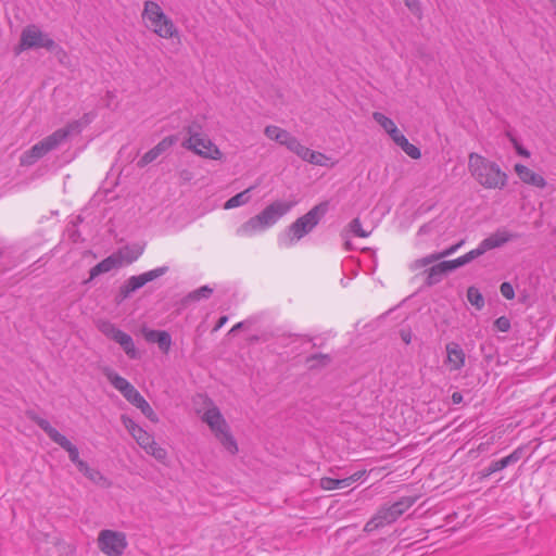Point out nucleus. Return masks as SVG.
<instances>
[{"instance_id": "obj_1", "label": "nucleus", "mask_w": 556, "mask_h": 556, "mask_svg": "<svg viewBox=\"0 0 556 556\" xmlns=\"http://www.w3.org/2000/svg\"><path fill=\"white\" fill-rule=\"evenodd\" d=\"M80 131V121L70 122L64 127L56 129L51 135L45 137L40 141L35 143L30 149L23 152L20 156V165H34L37 161L46 156L48 153L56 150L60 146L65 143L71 135L79 134Z\"/></svg>"}, {"instance_id": "obj_2", "label": "nucleus", "mask_w": 556, "mask_h": 556, "mask_svg": "<svg viewBox=\"0 0 556 556\" xmlns=\"http://www.w3.org/2000/svg\"><path fill=\"white\" fill-rule=\"evenodd\" d=\"M468 170L485 189H503L507 185L508 177L500 165L476 152L468 155Z\"/></svg>"}, {"instance_id": "obj_3", "label": "nucleus", "mask_w": 556, "mask_h": 556, "mask_svg": "<svg viewBox=\"0 0 556 556\" xmlns=\"http://www.w3.org/2000/svg\"><path fill=\"white\" fill-rule=\"evenodd\" d=\"M329 210V202L323 201L313 206L306 214L296 218L287 229L280 243L290 247L308 235L319 224Z\"/></svg>"}, {"instance_id": "obj_4", "label": "nucleus", "mask_w": 556, "mask_h": 556, "mask_svg": "<svg viewBox=\"0 0 556 556\" xmlns=\"http://www.w3.org/2000/svg\"><path fill=\"white\" fill-rule=\"evenodd\" d=\"M292 207L291 203L275 201L267 205L261 213L243 223L237 230L239 236H253L274 226Z\"/></svg>"}, {"instance_id": "obj_5", "label": "nucleus", "mask_w": 556, "mask_h": 556, "mask_svg": "<svg viewBox=\"0 0 556 556\" xmlns=\"http://www.w3.org/2000/svg\"><path fill=\"white\" fill-rule=\"evenodd\" d=\"M415 502L416 497L414 496H403L390 505H383L366 522L364 530L366 532H372L384 526L395 522L406 510H408L415 504Z\"/></svg>"}, {"instance_id": "obj_6", "label": "nucleus", "mask_w": 556, "mask_h": 556, "mask_svg": "<svg viewBox=\"0 0 556 556\" xmlns=\"http://www.w3.org/2000/svg\"><path fill=\"white\" fill-rule=\"evenodd\" d=\"M142 18L147 26L161 38L170 39L178 36V29L173 21L165 15L162 8L154 1H146Z\"/></svg>"}, {"instance_id": "obj_7", "label": "nucleus", "mask_w": 556, "mask_h": 556, "mask_svg": "<svg viewBox=\"0 0 556 556\" xmlns=\"http://www.w3.org/2000/svg\"><path fill=\"white\" fill-rule=\"evenodd\" d=\"M202 420L207 424L215 438L226 451L232 455L238 452L237 441L231 434L229 425L217 406L207 408L202 416Z\"/></svg>"}, {"instance_id": "obj_8", "label": "nucleus", "mask_w": 556, "mask_h": 556, "mask_svg": "<svg viewBox=\"0 0 556 556\" xmlns=\"http://www.w3.org/2000/svg\"><path fill=\"white\" fill-rule=\"evenodd\" d=\"M202 420L207 424L215 438L226 451L232 455L238 452L237 441L231 434L229 425L217 406L207 408L202 416Z\"/></svg>"}, {"instance_id": "obj_9", "label": "nucleus", "mask_w": 556, "mask_h": 556, "mask_svg": "<svg viewBox=\"0 0 556 556\" xmlns=\"http://www.w3.org/2000/svg\"><path fill=\"white\" fill-rule=\"evenodd\" d=\"M40 48L53 52L59 46L47 33H43L38 25L29 24L22 29L20 42L15 46L14 53L18 55L23 51Z\"/></svg>"}, {"instance_id": "obj_10", "label": "nucleus", "mask_w": 556, "mask_h": 556, "mask_svg": "<svg viewBox=\"0 0 556 556\" xmlns=\"http://www.w3.org/2000/svg\"><path fill=\"white\" fill-rule=\"evenodd\" d=\"M33 420L52 442L56 443L68 453L71 462L77 467V469L80 468V464L86 463L79 458V451L77 446L74 445L65 435L60 433L55 428H53L47 419L34 416Z\"/></svg>"}, {"instance_id": "obj_11", "label": "nucleus", "mask_w": 556, "mask_h": 556, "mask_svg": "<svg viewBox=\"0 0 556 556\" xmlns=\"http://www.w3.org/2000/svg\"><path fill=\"white\" fill-rule=\"evenodd\" d=\"M98 329L109 339L118 343L125 354L130 359L140 358V353L135 346V342L128 333L118 329L113 323L109 320H102L98 325Z\"/></svg>"}, {"instance_id": "obj_12", "label": "nucleus", "mask_w": 556, "mask_h": 556, "mask_svg": "<svg viewBox=\"0 0 556 556\" xmlns=\"http://www.w3.org/2000/svg\"><path fill=\"white\" fill-rule=\"evenodd\" d=\"M168 266H161L137 276L129 277L123 286H121L117 301L118 303L128 299L131 293L136 292L148 282L153 281L168 271Z\"/></svg>"}, {"instance_id": "obj_13", "label": "nucleus", "mask_w": 556, "mask_h": 556, "mask_svg": "<svg viewBox=\"0 0 556 556\" xmlns=\"http://www.w3.org/2000/svg\"><path fill=\"white\" fill-rule=\"evenodd\" d=\"M98 546L106 556H122L128 542L124 532L105 529L99 533Z\"/></svg>"}, {"instance_id": "obj_14", "label": "nucleus", "mask_w": 556, "mask_h": 556, "mask_svg": "<svg viewBox=\"0 0 556 556\" xmlns=\"http://www.w3.org/2000/svg\"><path fill=\"white\" fill-rule=\"evenodd\" d=\"M182 147L206 159L219 160L222 157L220 150L205 135L194 139H185Z\"/></svg>"}, {"instance_id": "obj_15", "label": "nucleus", "mask_w": 556, "mask_h": 556, "mask_svg": "<svg viewBox=\"0 0 556 556\" xmlns=\"http://www.w3.org/2000/svg\"><path fill=\"white\" fill-rule=\"evenodd\" d=\"M523 452H525V447L518 446L509 455H507L498 460L492 462L488 467H485L481 471V476L483 478L489 477L497 471H501V470L507 468L508 466H511V465L518 463L522 458Z\"/></svg>"}, {"instance_id": "obj_16", "label": "nucleus", "mask_w": 556, "mask_h": 556, "mask_svg": "<svg viewBox=\"0 0 556 556\" xmlns=\"http://www.w3.org/2000/svg\"><path fill=\"white\" fill-rule=\"evenodd\" d=\"M446 359L445 365L450 371H459L466 364V354L456 342H450L445 345Z\"/></svg>"}, {"instance_id": "obj_17", "label": "nucleus", "mask_w": 556, "mask_h": 556, "mask_svg": "<svg viewBox=\"0 0 556 556\" xmlns=\"http://www.w3.org/2000/svg\"><path fill=\"white\" fill-rule=\"evenodd\" d=\"M122 422L141 448L146 450L154 440L152 434L137 425L130 417L122 415Z\"/></svg>"}, {"instance_id": "obj_18", "label": "nucleus", "mask_w": 556, "mask_h": 556, "mask_svg": "<svg viewBox=\"0 0 556 556\" xmlns=\"http://www.w3.org/2000/svg\"><path fill=\"white\" fill-rule=\"evenodd\" d=\"M177 139L175 136H167L163 138L155 147L146 152L142 157L138 161L139 167H144L146 165L155 161L162 153L168 150L172 146L176 143Z\"/></svg>"}, {"instance_id": "obj_19", "label": "nucleus", "mask_w": 556, "mask_h": 556, "mask_svg": "<svg viewBox=\"0 0 556 556\" xmlns=\"http://www.w3.org/2000/svg\"><path fill=\"white\" fill-rule=\"evenodd\" d=\"M519 238L518 233H513L505 228H498L495 232L481 241L483 249L488 252L489 250L500 248L510 240Z\"/></svg>"}, {"instance_id": "obj_20", "label": "nucleus", "mask_w": 556, "mask_h": 556, "mask_svg": "<svg viewBox=\"0 0 556 556\" xmlns=\"http://www.w3.org/2000/svg\"><path fill=\"white\" fill-rule=\"evenodd\" d=\"M144 339L148 342L156 343L159 349L167 354L172 346V337L165 330L143 329Z\"/></svg>"}, {"instance_id": "obj_21", "label": "nucleus", "mask_w": 556, "mask_h": 556, "mask_svg": "<svg viewBox=\"0 0 556 556\" xmlns=\"http://www.w3.org/2000/svg\"><path fill=\"white\" fill-rule=\"evenodd\" d=\"M515 172L522 182L538 188H544L546 180L540 174L534 173L532 169L522 164L515 165Z\"/></svg>"}, {"instance_id": "obj_22", "label": "nucleus", "mask_w": 556, "mask_h": 556, "mask_svg": "<svg viewBox=\"0 0 556 556\" xmlns=\"http://www.w3.org/2000/svg\"><path fill=\"white\" fill-rule=\"evenodd\" d=\"M103 374L108 378V380L111 382V384L116 390H118L125 399L127 396H129V394H131L132 391L136 389L130 382H128V380H126L124 377L119 376L117 372H115L111 368H104Z\"/></svg>"}, {"instance_id": "obj_23", "label": "nucleus", "mask_w": 556, "mask_h": 556, "mask_svg": "<svg viewBox=\"0 0 556 556\" xmlns=\"http://www.w3.org/2000/svg\"><path fill=\"white\" fill-rule=\"evenodd\" d=\"M121 266L122 262L116 255L108 256L90 269L89 279H87L85 283H88L101 274L109 273L112 269L118 268Z\"/></svg>"}, {"instance_id": "obj_24", "label": "nucleus", "mask_w": 556, "mask_h": 556, "mask_svg": "<svg viewBox=\"0 0 556 556\" xmlns=\"http://www.w3.org/2000/svg\"><path fill=\"white\" fill-rule=\"evenodd\" d=\"M126 400L136 406L141 413L151 421L157 422V415L152 409L151 405L146 401V399L138 392L137 389L132 391Z\"/></svg>"}, {"instance_id": "obj_25", "label": "nucleus", "mask_w": 556, "mask_h": 556, "mask_svg": "<svg viewBox=\"0 0 556 556\" xmlns=\"http://www.w3.org/2000/svg\"><path fill=\"white\" fill-rule=\"evenodd\" d=\"M447 273L448 271L443 262L434 264L426 270V285L431 287L439 283Z\"/></svg>"}, {"instance_id": "obj_26", "label": "nucleus", "mask_w": 556, "mask_h": 556, "mask_svg": "<svg viewBox=\"0 0 556 556\" xmlns=\"http://www.w3.org/2000/svg\"><path fill=\"white\" fill-rule=\"evenodd\" d=\"M78 470L93 483L101 486L109 485L108 479L98 469L89 467L87 463L80 464Z\"/></svg>"}, {"instance_id": "obj_27", "label": "nucleus", "mask_w": 556, "mask_h": 556, "mask_svg": "<svg viewBox=\"0 0 556 556\" xmlns=\"http://www.w3.org/2000/svg\"><path fill=\"white\" fill-rule=\"evenodd\" d=\"M372 118L389 134L392 139L400 132L395 123L384 114L374 112Z\"/></svg>"}, {"instance_id": "obj_28", "label": "nucleus", "mask_w": 556, "mask_h": 556, "mask_svg": "<svg viewBox=\"0 0 556 556\" xmlns=\"http://www.w3.org/2000/svg\"><path fill=\"white\" fill-rule=\"evenodd\" d=\"M252 189H253V187H250V188L245 189L244 191L239 192L236 195L228 199L224 204V208L231 210V208H235V207H238V206H241V205L248 203L250 201L249 193Z\"/></svg>"}, {"instance_id": "obj_29", "label": "nucleus", "mask_w": 556, "mask_h": 556, "mask_svg": "<svg viewBox=\"0 0 556 556\" xmlns=\"http://www.w3.org/2000/svg\"><path fill=\"white\" fill-rule=\"evenodd\" d=\"M320 486L324 490H337V489H345L349 488V480L346 478L334 479L330 477H324L320 479Z\"/></svg>"}, {"instance_id": "obj_30", "label": "nucleus", "mask_w": 556, "mask_h": 556, "mask_svg": "<svg viewBox=\"0 0 556 556\" xmlns=\"http://www.w3.org/2000/svg\"><path fill=\"white\" fill-rule=\"evenodd\" d=\"M467 300L478 311L484 307V298L478 288L471 286L467 289Z\"/></svg>"}, {"instance_id": "obj_31", "label": "nucleus", "mask_w": 556, "mask_h": 556, "mask_svg": "<svg viewBox=\"0 0 556 556\" xmlns=\"http://www.w3.org/2000/svg\"><path fill=\"white\" fill-rule=\"evenodd\" d=\"M330 362L331 358L328 354L318 353L306 357V364L311 369L327 366Z\"/></svg>"}, {"instance_id": "obj_32", "label": "nucleus", "mask_w": 556, "mask_h": 556, "mask_svg": "<svg viewBox=\"0 0 556 556\" xmlns=\"http://www.w3.org/2000/svg\"><path fill=\"white\" fill-rule=\"evenodd\" d=\"M141 253H142L141 249L125 248V249L121 250L116 256L121 260L122 264L123 263L131 264L141 255Z\"/></svg>"}, {"instance_id": "obj_33", "label": "nucleus", "mask_w": 556, "mask_h": 556, "mask_svg": "<svg viewBox=\"0 0 556 556\" xmlns=\"http://www.w3.org/2000/svg\"><path fill=\"white\" fill-rule=\"evenodd\" d=\"M144 451L147 454L153 456L159 462H164L167 458L166 450L159 445L155 440H153Z\"/></svg>"}, {"instance_id": "obj_34", "label": "nucleus", "mask_w": 556, "mask_h": 556, "mask_svg": "<svg viewBox=\"0 0 556 556\" xmlns=\"http://www.w3.org/2000/svg\"><path fill=\"white\" fill-rule=\"evenodd\" d=\"M213 293V289L210 288L208 286H202L200 288H198L197 290L190 292L188 295H187V300H190V301H199L201 299H208Z\"/></svg>"}, {"instance_id": "obj_35", "label": "nucleus", "mask_w": 556, "mask_h": 556, "mask_svg": "<svg viewBox=\"0 0 556 556\" xmlns=\"http://www.w3.org/2000/svg\"><path fill=\"white\" fill-rule=\"evenodd\" d=\"M441 260V257L439 256V253H432V254H429L425 257H421V258H418L416 260L413 264H412V268L413 269H419V268H422V267H426L430 264H433L434 262Z\"/></svg>"}, {"instance_id": "obj_36", "label": "nucleus", "mask_w": 556, "mask_h": 556, "mask_svg": "<svg viewBox=\"0 0 556 556\" xmlns=\"http://www.w3.org/2000/svg\"><path fill=\"white\" fill-rule=\"evenodd\" d=\"M349 229L354 236L359 238H367L370 235L369 231L363 229L361 219L358 217L350 222Z\"/></svg>"}, {"instance_id": "obj_37", "label": "nucleus", "mask_w": 556, "mask_h": 556, "mask_svg": "<svg viewBox=\"0 0 556 556\" xmlns=\"http://www.w3.org/2000/svg\"><path fill=\"white\" fill-rule=\"evenodd\" d=\"M186 131L188 134L187 139H194V138H199V137L203 136L202 126L197 122H192L191 124H189L186 127Z\"/></svg>"}, {"instance_id": "obj_38", "label": "nucleus", "mask_w": 556, "mask_h": 556, "mask_svg": "<svg viewBox=\"0 0 556 556\" xmlns=\"http://www.w3.org/2000/svg\"><path fill=\"white\" fill-rule=\"evenodd\" d=\"M327 156L320 152H317V151H313L311 150L309 154H308V159H307V162L311 163V164H314V165H325L326 164V161H327Z\"/></svg>"}, {"instance_id": "obj_39", "label": "nucleus", "mask_w": 556, "mask_h": 556, "mask_svg": "<svg viewBox=\"0 0 556 556\" xmlns=\"http://www.w3.org/2000/svg\"><path fill=\"white\" fill-rule=\"evenodd\" d=\"M486 251L483 249V245L481 244V242L479 243V245L469 251L468 253L464 254V258H465V262L466 264L472 262L473 260H476L477 257L483 255Z\"/></svg>"}, {"instance_id": "obj_40", "label": "nucleus", "mask_w": 556, "mask_h": 556, "mask_svg": "<svg viewBox=\"0 0 556 556\" xmlns=\"http://www.w3.org/2000/svg\"><path fill=\"white\" fill-rule=\"evenodd\" d=\"M494 327L501 332H507L510 329V320L506 316H501L495 319Z\"/></svg>"}, {"instance_id": "obj_41", "label": "nucleus", "mask_w": 556, "mask_h": 556, "mask_svg": "<svg viewBox=\"0 0 556 556\" xmlns=\"http://www.w3.org/2000/svg\"><path fill=\"white\" fill-rule=\"evenodd\" d=\"M443 263H444V265H445V267H446L448 273L454 270V269H456V268H458V267H462V266L466 265V262H465V258H464L463 255L457 257V258H455V260L443 261Z\"/></svg>"}, {"instance_id": "obj_42", "label": "nucleus", "mask_w": 556, "mask_h": 556, "mask_svg": "<svg viewBox=\"0 0 556 556\" xmlns=\"http://www.w3.org/2000/svg\"><path fill=\"white\" fill-rule=\"evenodd\" d=\"M501 294L507 299L511 300L515 296L514 287L509 282H503L500 287Z\"/></svg>"}, {"instance_id": "obj_43", "label": "nucleus", "mask_w": 556, "mask_h": 556, "mask_svg": "<svg viewBox=\"0 0 556 556\" xmlns=\"http://www.w3.org/2000/svg\"><path fill=\"white\" fill-rule=\"evenodd\" d=\"M465 243L464 240H460L459 242H457L456 244H453L451 247H448L447 249L441 251V252H438L439 253V256L441 258H444V257H447L454 253H456L458 251V249Z\"/></svg>"}, {"instance_id": "obj_44", "label": "nucleus", "mask_w": 556, "mask_h": 556, "mask_svg": "<svg viewBox=\"0 0 556 556\" xmlns=\"http://www.w3.org/2000/svg\"><path fill=\"white\" fill-rule=\"evenodd\" d=\"M404 152L412 159L414 160H418L420 159L421 156V152L419 150V148H417L415 144L413 143H408V146L404 149Z\"/></svg>"}, {"instance_id": "obj_45", "label": "nucleus", "mask_w": 556, "mask_h": 556, "mask_svg": "<svg viewBox=\"0 0 556 556\" xmlns=\"http://www.w3.org/2000/svg\"><path fill=\"white\" fill-rule=\"evenodd\" d=\"M280 130H281L280 127L274 126V125H269V126H267L265 128L264 134L270 140H276V138H277V136H278Z\"/></svg>"}, {"instance_id": "obj_46", "label": "nucleus", "mask_w": 556, "mask_h": 556, "mask_svg": "<svg viewBox=\"0 0 556 556\" xmlns=\"http://www.w3.org/2000/svg\"><path fill=\"white\" fill-rule=\"evenodd\" d=\"M394 143L399 146L403 151L408 146V139L400 131L393 139Z\"/></svg>"}, {"instance_id": "obj_47", "label": "nucleus", "mask_w": 556, "mask_h": 556, "mask_svg": "<svg viewBox=\"0 0 556 556\" xmlns=\"http://www.w3.org/2000/svg\"><path fill=\"white\" fill-rule=\"evenodd\" d=\"M301 146V142L295 138L294 136L290 135L288 140L286 141L285 147H287L288 150L294 153V151Z\"/></svg>"}, {"instance_id": "obj_48", "label": "nucleus", "mask_w": 556, "mask_h": 556, "mask_svg": "<svg viewBox=\"0 0 556 556\" xmlns=\"http://www.w3.org/2000/svg\"><path fill=\"white\" fill-rule=\"evenodd\" d=\"M311 152V149L303 146L301 143V146L294 151V153L301 157L303 161L307 162V159H308V154Z\"/></svg>"}, {"instance_id": "obj_49", "label": "nucleus", "mask_w": 556, "mask_h": 556, "mask_svg": "<svg viewBox=\"0 0 556 556\" xmlns=\"http://www.w3.org/2000/svg\"><path fill=\"white\" fill-rule=\"evenodd\" d=\"M405 5L414 13H420V2L419 0H406Z\"/></svg>"}, {"instance_id": "obj_50", "label": "nucleus", "mask_w": 556, "mask_h": 556, "mask_svg": "<svg viewBox=\"0 0 556 556\" xmlns=\"http://www.w3.org/2000/svg\"><path fill=\"white\" fill-rule=\"evenodd\" d=\"M366 470H359L351 475L350 477H346L349 480V485L351 486L354 482L363 479L366 476Z\"/></svg>"}, {"instance_id": "obj_51", "label": "nucleus", "mask_w": 556, "mask_h": 556, "mask_svg": "<svg viewBox=\"0 0 556 556\" xmlns=\"http://www.w3.org/2000/svg\"><path fill=\"white\" fill-rule=\"evenodd\" d=\"M290 132H288L287 130L282 129L279 131L277 138L275 141H277L278 143L285 146L286 144V141L288 140V138L290 137Z\"/></svg>"}, {"instance_id": "obj_52", "label": "nucleus", "mask_w": 556, "mask_h": 556, "mask_svg": "<svg viewBox=\"0 0 556 556\" xmlns=\"http://www.w3.org/2000/svg\"><path fill=\"white\" fill-rule=\"evenodd\" d=\"M248 325H251V321L249 319L247 320H242L238 324H236L230 330H229V333H235L236 331L242 329V328H245Z\"/></svg>"}, {"instance_id": "obj_53", "label": "nucleus", "mask_w": 556, "mask_h": 556, "mask_svg": "<svg viewBox=\"0 0 556 556\" xmlns=\"http://www.w3.org/2000/svg\"><path fill=\"white\" fill-rule=\"evenodd\" d=\"M401 338L406 344H409L412 341V331L409 329H402Z\"/></svg>"}, {"instance_id": "obj_54", "label": "nucleus", "mask_w": 556, "mask_h": 556, "mask_svg": "<svg viewBox=\"0 0 556 556\" xmlns=\"http://www.w3.org/2000/svg\"><path fill=\"white\" fill-rule=\"evenodd\" d=\"M451 399H452V403L457 405V404H460L463 402L464 397H463V394L460 392H454L452 394Z\"/></svg>"}, {"instance_id": "obj_55", "label": "nucleus", "mask_w": 556, "mask_h": 556, "mask_svg": "<svg viewBox=\"0 0 556 556\" xmlns=\"http://www.w3.org/2000/svg\"><path fill=\"white\" fill-rule=\"evenodd\" d=\"M227 320H228V317H227V316H222V317L218 319L217 324L215 325V327H214V331L219 330V329H220V328H222V327L227 323Z\"/></svg>"}, {"instance_id": "obj_56", "label": "nucleus", "mask_w": 556, "mask_h": 556, "mask_svg": "<svg viewBox=\"0 0 556 556\" xmlns=\"http://www.w3.org/2000/svg\"><path fill=\"white\" fill-rule=\"evenodd\" d=\"M258 340H260V337H257V336H252L249 338V342H251V343L257 342Z\"/></svg>"}, {"instance_id": "obj_57", "label": "nucleus", "mask_w": 556, "mask_h": 556, "mask_svg": "<svg viewBox=\"0 0 556 556\" xmlns=\"http://www.w3.org/2000/svg\"><path fill=\"white\" fill-rule=\"evenodd\" d=\"M519 154L521 155H525V156H529V152L527 150H523V149H519L518 150Z\"/></svg>"}, {"instance_id": "obj_58", "label": "nucleus", "mask_w": 556, "mask_h": 556, "mask_svg": "<svg viewBox=\"0 0 556 556\" xmlns=\"http://www.w3.org/2000/svg\"><path fill=\"white\" fill-rule=\"evenodd\" d=\"M426 228H427V226H421V227H420V229H419V232H420V233H421V232H426Z\"/></svg>"}, {"instance_id": "obj_59", "label": "nucleus", "mask_w": 556, "mask_h": 556, "mask_svg": "<svg viewBox=\"0 0 556 556\" xmlns=\"http://www.w3.org/2000/svg\"><path fill=\"white\" fill-rule=\"evenodd\" d=\"M552 4L556 8V0H549Z\"/></svg>"}]
</instances>
